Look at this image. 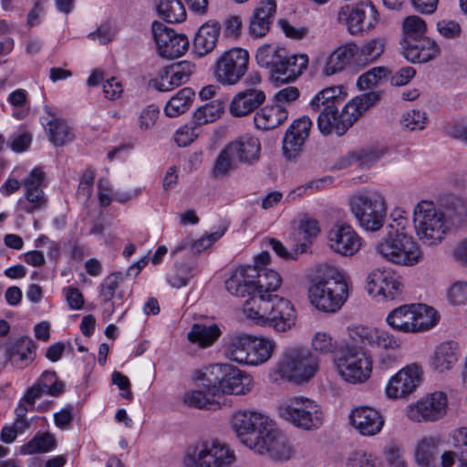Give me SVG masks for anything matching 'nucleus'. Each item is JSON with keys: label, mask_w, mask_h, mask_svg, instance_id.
Instances as JSON below:
<instances>
[{"label": "nucleus", "mask_w": 467, "mask_h": 467, "mask_svg": "<svg viewBox=\"0 0 467 467\" xmlns=\"http://www.w3.org/2000/svg\"><path fill=\"white\" fill-rule=\"evenodd\" d=\"M221 25L217 21H208L202 24L196 32L192 41V50L202 57L212 53L218 43Z\"/></svg>", "instance_id": "nucleus-27"}, {"label": "nucleus", "mask_w": 467, "mask_h": 467, "mask_svg": "<svg viewBox=\"0 0 467 467\" xmlns=\"http://www.w3.org/2000/svg\"><path fill=\"white\" fill-rule=\"evenodd\" d=\"M167 68L173 84L179 87L189 80L190 77L195 71V65L191 61L183 60L168 66Z\"/></svg>", "instance_id": "nucleus-51"}, {"label": "nucleus", "mask_w": 467, "mask_h": 467, "mask_svg": "<svg viewBox=\"0 0 467 467\" xmlns=\"http://www.w3.org/2000/svg\"><path fill=\"white\" fill-rule=\"evenodd\" d=\"M265 100V94L261 89L248 88L238 92L230 104V113L234 117H244L252 113Z\"/></svg>", "instance_id": "nucleus-28"}, {"label": "nucleus", "mask_w": 467, "mask_h": 467, "mask_svg": "<svg viewBox=\"0 0 467 467\" xmlns=\"http://www.w3.org/2000/svg\"><path fill=\"white\" fill-rule=\"evenodd\" d=\"M385 50L383 38H372L359 47L356 59V65H367L376 61Z\"/></svg>", "instance_id": "nucleus-45"}, {"label": "nucleus", "mask_w": 467, "mask_h": 467, "mask_svg": "<svg viewBox=\"0 0 467 467\" xmlns=\"http://www.w3.org/2000/svg\"><path fill=\"white\" fill-rule=\"evenodd\" d=\"M160 109L158 106L151 104L143 109L139 117L140 128L148 130L153 127L158 119Z\"/></svg>", "instance_id": "nucleus-63"}, {"label": "nucleus", "mask_w": 467, "mask_h": 467, "mask_svg": "<svg viewBox=\"0 0 467 467\" xmlns=\"http://www.w3.org/2000/svg\"><path fill=\"white\" fill-rule=\"evenodd\" d=\"M337 21L345 25L351 35H361L376 27L379 14L371 1H359L354 5H346L337 13Z\"/></svg>", "instance_id": "nucleus-14"}, {"label": "nucleus", "mask_w": 467, "mask_h": 467, "mask_svg": "<svg viewBox=\"0 0 467 467\" xmlns=\"http://www.w3.org/2000/svg\"><path fill=\"white\" fill-rule=\"evenodd\" d=\"M11 354V364L16 368L29 366L36 358V345L29 337H20L8 345Z\"/></svg>", "instance_id": "nucleus-30"}, {"label": "nucleus", "mask_w": 467, "mask_h": 467, "mask_svg": "<svg viewBox=\"0 0 467 467\" xmlns=\"http://www.w3.org/2000/svg\"><path fill=\"white\" fill-rule=\"evenodd\" d=\"M273 424L268 416L249 410H240L232 417V427L240 441L253 450Z\"/></svg>", "instance_id": "nucleus-12"}, {"label": "nucleus", "mask_w": 467, "mask_h": 467, "mask_svg": "<svg viewBox=\"0 0 467 467\" xmlns=\"http://www.w3.org/2000/svg\"><path fill=\"white\" fill-rule=\"evenodd\" d=\"M319 369V359L309 349L296 348L286 351L276 365L275 372L296 383L310 380Z\"/></svg>", "instance_id": "nucleus-8"}, {"label": "nucleus", "mask_w": 467, "mask_h": 467, "mask_svg": "<svg viewBox=\"0 0 467 467\" xmlns=\"http://www.w3.org/2000/svg\"><path fill=\"white\" fill-rule=\"evenodd\" d=\"M351 210L365 231L377 232L383 226L386 204L382 195L358 194L351 198Z\"/></svg>", "instance_id": "nucleus-13"}, {"label": "nucleus", "mask_w": 467, "mask_h": 467, "mask_svg": "<svg viewBox=\"0 0 467 467\" xmlns=\"http://www.w3.org/2000/svg\"><path fill=\"white\" fill-rule=\"evenodd\" d=\"M436 27L439 34L448 40L458 38L462 32L460 24L450 19L438 21Z\"/></svg>", "instance_id": "nucleus-62"}, {"label": "nucleus", "mask_w": 467, "mask_h": 467, "mask_svg": "<svg viewBox=\"0 0 467 467\" xmlns=\"http://www.w3.org/2000/svg\"><path fill=\"white\" fill-rule=\"evenodd\" d=\"M422 376V368L417 363L405 366L389 380L385 389L387 397L393 400L408 397L420 386Z\"/></svg>", "instance_id": "nucleus-19"}, {"label": "nucleus", "mask_w": 467, "mask_h": 467, "mask_svg": "<svg viewBox=\"0 0 467 467\" xmlns=\"http://www.w3.org/2000/svg\"><path fill=\"white\" fill-rule=\"evenodd\" d=\"M152 36L157 46L158 54L166 58L182 56L189 48V39L184 34L176 33L159 21L151 26Z\"/></svg>", "instance_id": "nucleus-16"}, {"label": "nucleus", "mask_w": 467, "mask_h": 467, "mask_svg": "<svg viewBox=\"0 0 467 467\" xmlns=\"http://www.w3.org/2000/svg\"><path fill=\"white\" fill-rule=\"evenodd\" d=\"M237 159L232 153L229 147L226 145L219 153L215 160L213 175L215 178L224 177L228 175L233 170L235 169V161Z\"/></svg>", "instance_id": "nucleus-48"}, {"label": "nucleus", "mask_w": 467, "mask_h": 467, "mask_svg": "<svg viewBox=\"0 0 467 467\" xmlns=\"http://www.w3.org/2000/svg\"><path fill=\"white\" fill-rule=\"evenodd\" d=\"M203 379L208 381L209 390L221 395H245L254 387L250 374L228 364H213L205 368Z\"/></svg>", "instance_id": "nucleus-6"}, {"label": "nucleus", "mask_w": 467, "mask_h": 467, "mask_svg": "<svg viewBox=\"0 0 467 467\" xmlns=\"http://www.w3.org/2000/svg\"><path fill=\"white\" fill-rule=\"evenodd\" d=\"M308 57L306 55H291L286 53L285 59L269 72L270 79L275 84H285L295 81L306 68Z\"/></svg>", "instance_id": "nucleus-24"}, {"label": "nucleus", "mask_w": 467, "mask_h": 467, "mask_svg": "<svg viewBox=\"0 0 467 467\" xmlns=\"http://www.w3.org/2000/svg\"><path fill=\"white\" fill-rule=\"evenodd\" d=\"M313 235H302L289 244V249L275 238H268L267 243L275 253L283 259L295 260L301 254L306 253L312 244Z\"/></svg>", "instance_id": "nucleus-34"}, {"label": "nucleus", "mask_w": 467, "mask_h": 467, "mask_svg": "<svg viewBox=\"0 0 467 467\" xmlns=\"http://www.w3.org/2000/svg\"><path fill=\"white\" fill-rule=\"evenodd\" d=\"M340 94L341 89L338 87L326 88L316 94L309 102L311 111L318 114L317 128L325 136L333 132L337 136L344 135L380 98V93L377 91L364 93L348 101L339 112L338 108L342 103Z\"/></svg>", "instance_id": "nucleus-1"}, {"label": "nucleus", "mask_w": 467, "mask_h": 467, "mask_svg": "<svg viewBox=\"0 0 467 467\" xmlns=\"http://www.w3.org/2000/svg\"><path fill=\"white\" fill-rule=\"evenodd\" d=\"M447 396L442 391H435L407 408V416L417 422L436 421L447 412Z\"/></svg>", "instance_id": "nucleus-18"}, {"label": "nucleus", "mask_w": 467, "mask_h": 467, "mask_svg": "<svg viewBox=\"0 0 467 467\" xmlns=\"http://www.w3.org/2000/svg\"><path fill=\"white\" fill-rule=\"evenodd\" d=\"M446 133L462 141L467 140V125L464 119H453L445 125Z\"/></svg>", "instance_id": "nucleus-64"}, {"label": "nucleus", "mask_w": 467, "mask_h": 467, "mask_svg": "<svg viewBox=\"0 0 467 467\" xmlns=\"http://www.w3.org/2000/svg\"><path fill=\"white\" fill-rule=\"evenodd\" d=\"M157 11L168 23H181L186 18V11L180 0H161L157 5Z\"/></svg>", "instance_id": "nucleus-46"}, {"label": "nucleus", "mask_w": 467, "mask_h": 467, "mask_svg": "<svg viewBox=\"0 0 467 467\" xmlns=\"http://www.w3.org/2000/svg\"><path fill=\"white\" fill-rule=\"evenodd\" d=\"M46 178L41 168H34L29 175L24 180L25 198L27 201L23 209L27 213H33L47 206V199L42 189Z\"/></svg>", "instance_id": "nucleus-25"}, {"label": "nucleus", "mask_w": 467, "mask_h": 467, "mask_svg": "<svg viewBox=\"0 0 467 467\" xmlns=\"http://www.w3.org/2000/svg\"><path fill=\"white\" fill-rule=\"evenodd\" d=\"M195 97V92L191 88H183L180 89L167 102L164 112L170 118H175L186 112Z\"/></svg>", "instance_id": "nucleus-41"}, {"label": "nucleus", "mask_w": 467, "mask_h": 467, "mask_svg": "<svg viewBox=\"0 0 467 467\" xmlns=\"http://www.w3.org/2000/svg\"><path fill=\"white\" fill-rule=\"evenodd\" d=\"M237 161L245 164H254L260 159L261 143L258 138L244 134L227 144Z\"/></svg>", "instance_id": "nucleus-29"}, {"label": "nucleus", "mask_w": 467, "mask_h": 467, "mask_svg": "<svg viewBox=\"0 0 467 467\" xmlns=\"http://www.w3.org/2000/svg\"><path fill=\"white\" fill-rule=\"evenodd\" d=\"M50 140L56 146H62L72 140L67 125L59 119H53L47 123Z\"/></svg>", "instance_id": "nucleus-54"}, {"label": "nucleus", "mask_w": 467, "mask_h": 467, "mask_svg": "<svg viewBox=\"0 0 467 467\" xmlns=\"http://www.w3.org/2000/svg\"><path fill=\"white\" fill-rule=\"evenodd\" d=\"M95 181V171L91 168H87L81 178L78 188V196L84 201H88L93 192V185Z\"/></svg>", "instance_id": "nucleus-61"}, {"label": "nucleus", "mask_w": 467, "mask_h": 467, "mask_svg": "<svg viewBox=\"0 0 467 467\" xmlns=\"http://www.w3.org/2000/svg\"><path fill=\"white\" fill-rule=\"evenodd\" d=\"M234 462V451L217 440L196 442L187 449L183 459L186 467H230Z\"/></svg>", "instance_id": "nucleus-7"}, {"label": "nucleus", "mask_w": 467, "mask_h": 467, "mask_svg": "<svg viewBox=\"0 0 467 467\" xmlns=\"http://www.w3.org/2000/svg\"><path fill=\"white\" fill-rule=\"evenodd\" d=\"M401 124L410 130H421L425 128V113L420 110L412 109L403 115Z\"/></svg>", "instance_id": "nucleus-58"}, {"label": "nucleus", "mask_w": 467, "mask_h": 467, "mask_svg": "<svg viewBox=\"0 0 467 467\" xmlns=\"http://www.w3.org/2000/svg\"><path fill=\"white\" fill-rule=\"evenodd\" d=\"M377 330V328L365 326H356L349 329V336L355 342L372 346L374 345Z\"/></svg>", "instance_id": "nucleus-57"}, {"label": "nucleus", "mask_w": 467, "mask_h": 467, "mask_svg": "<svg viewBox=\"0 0 467 467\" xmlns=\"http://www.w3.org/2000/svg\"><path fill=\"white\" fill-rule=\"evenodd\" d=\"M376 251L386 260L407 266L418 264L422 256L411 235H388L378 243Z\"/></svg>", "instance_id": "nucleus-10"}, {"label": "nucleus", "mask_w": 467, "mask_h": 467, "mask_svg": "<svg viewBox=\"0 0 467 467\" xmlns=\"http://www.w3.org/2000/svg\"><path fill=\"white\" fill-rule=\"evenodd\" d=\"M204 381L203 390H192L185 393L183 397V401L185 404L198 408V409H207V410H215L220 408V401L218 394H213L209 390L208 381Z\"/></svg>", "instance_id": "nucleus-37"}, {"label": "nucleus", "mask_w": 467, "mask_h": 467, "mask_svg": "<svg viewBox=\"0 0 467 467\" xmlns=\"http://www.w3.org/2000/svg\"><path fill=\"white\" fill-rule=\"evenodd\" d=\"M280 416L297 428L316 430L323 424V412L312 400L294 397L279 406Z\"/></svg>", "instance_id": "nucleus-9"}, {"label": "nucleus", "mask_w": 467, "mask_h": 467, "mask_svg": "<svg viewBox=\"0 0 467 467\" xmlns=\"http://www.w3.org/2000/svg\"><path fill=\"white\" fill-rule=\"evenodd\" d=\"M439 435L423 437L415 449V460L420 467H436V455L441 444Z\"/></svg>", "instance_id": "nucleus-35"}, {"label": "nucleus", "mask_w": 467, "mask_h": 467, "mask_svg": "<svg viewBox=\"0 0 467 467\" xmlns=\"http://www.w3.org/2000/svg\"><path fill=\"white\" fill-rule=\"evenodd\" d=\"M47 395L57 397L64 392V383L57 379L55 371H45L36 380Z\"/></svg>", "instance_id": "nucleus-52"}, {"label": "nucleus", "mask_w": 467, "mask_h": 467, "mask_svg": "<svg viewBox=\"0 0 467 467\" xmlns=\"http://www.w3.org/2000/svg\"><path fill=\"white\" fill-rule=\"evenodd\" d=\"M347 467H379V462L371 453L358 450L348 458Z\"/></svg>", "instance_id": "nucleus-56"}, {"label": "nucleus", "mask_w": 467, "mask_h": 467, "mask_svg": "<svg viewBox=\"0 0 467 467\" xmlns=\"http://www.w3.org/2000/svg\"><path fill=\"white\" fill-rule=\"evenodd\" d=\"M336 365L342 379L352 384L365 382L372 372L371 358L354 346H347L340 350Z\"/></svg>", "instance_id": "nucleus-11"}, {"label": "nucleus", "mask_w": 467, "mask_h": 467, "mask_svg": "<svg viewBox=\"0 0 467 467\" xmlns=\"http://www.w3.org/2000/svg\"><path fill=\"white\" fill-rule=\"evenodd\" d=\"M364 244L360 235H330L329 247L337 254L344 256L356 254Z\"/></svg>", "instance_id": "nucleus-39"}, {"label": "nucleus", "mask_w": 467, "mask_h": 467, "mask_svg": "<svg viewBox=\"0 0 467 467\" xmlns=\"http://www.w3.org/2000/svg\"><path fill=\"white\" fill-rule=\"evenodd\" d=\"M261 313L266 314L264 325L272 327L277 332L289 330L296 323V309L292 303L277 295L270 297V302L264 304Z\"/></svg>", "instance_id": "nucleus-17"}, {"label": "nucleus", "mask_w": 467, "mask_h": 467, "mask_svg": "<svg viewBox=\"0 0 467 467\" xmlns=\"http://www.w3.org/2000/svg\"><path fill=\"white\" fill-rule=\"evenodd\" d=\"M248 296L249 298L244 302L243 312L244 316L254 321L257 325H264V319L266 314L261 313L262 306L266 302H270V297L273 295H267L254 291L253 293H245V296Z\"/></svg>", "instance_id": "nucleus-38"}, {"label": "nucleus", "mask_w": 467, "mask_h": 467, "mask_svg": "<svg viewBox=\"0 0 467 467\" xmlns=\"http://www.w3.org/2000/svg\"><path fill=\"white\" fill-rule=\"evenodd\" d=\"M415 305H403L389 313L386 322L393 329L403 333H414Z\"/></svg>", "instance_id": "nucleus-36"}, {"label": "nucleus", "mask_w": 467, "mask_h": 467, "mask_svg": "<svg viewBox=\"0 0 467 467\" xmlns=\"http://www.w3.org/2000/svg\"><path fill=\"white\" fill-rule=\"evenodd\" d=\"M220 335L221 331L217 325L194 324L188 333V339L202 348H207L212 346Z\"/></svg>", "instance_id": "nucleus-42"}, {"label": "nucleus", "mask_w": 467, "mask_h": 467, "mask_svg": "<svg viewBox=\"0 0 467 467\" xmlns=\"http://www.w3.org/2000/svg\"><path fill=\"white\" fill-rule=\"evenodd\" d=\"M288 118L287 109L279 105H271L262 108L254 114V122L258 130H271L278 128Z\"/></svg>", "instance_id": "nucleus-32"}, {"label": "nucleus", "mask_w": 467, "mask_h": 467, "mask_svg": "<svg viewBox=\"0 0 467 467\" xmlns=\"http://www.w3.org/2000/svg\"><path fill=\"white\" fill-rule=\"evenodd\" d=\"M467 208L464 202L454 199L441 211L430 201H420L413 211V222L417 234L427 232L446 234L457 231L463 223Z\"/></svg>", "instance_id": "nucleus-3"}, {"label": "nucleus", "mask_w": 467, "mask_h": 467, "mask_svg": "<svg viewBox=\"0 0 467 467\" xmlns=\"http://www.w3.org/2000/svg\"><path fill=\"white\" fill-rule=\"evenodd\" d=\"M249 62V54L242 48L225 51L216 61L214 75L224 85L237 83L245 74Z\"/></svg>", "instance_id": "nucleus-15"}, {"label": "nucleus", "mask_w": 467, "mask_h": 467, "mask_svg": "<svg viewBox=\"0 0 467 467\" xmlns=\"http://www.w3.org/2000/svg\"><path fill=\"white\" fill-rule=\"evenodd\" d=\"M312 125L310 118L303 116L289 126L283 139V154L285 159H295L302 152Z\"/></svg>", "instance_id": "nucleus-21"}, {"label": "nucleus", "mask_w": 467, "mask_h": 467, "mask_svg": "<svg viewBox=\"0 0 467 467\" xmlns=\"http://www.w3.org/2000/svg\"><path fill=\"white\" fill-rule=\"evenodd\" d=\"M275 343L266 338H258L246 334H235L227 337L223 353L232 361L245 365H260L273 354Z\"/></svg>", "instance_id": "nucleus-5"}, {"label": "nucleus", "mask_w": 467, "mask_h": 467, "mask_svg": "<svg viewBox=\"0 0 467 467\" xmlns=\"http://www.w3.org/2000/svg\"><path fill=\"white\" fill-rule=\"evenodd\" d=\"M414 316V333L429 330L440 318L433 307L422 304L415 305Z\"/></svg>", "instance_id": "nucleus-44"}, {"label": "nucleus", "mask_w": 467, "mask_h": 467, "mask_svg": "<svg viewBox=\"0 0 467 467\" xmlns=\"http://www.w3.org/2000/svg\"><path fill=\"white\" fill-rule=\"evenodd\" d=\"M351 426L362 436H374L384 426V418L377 410L368 406L354 408L349 414Z\"/></svg>", "instance_id": "nucleus-23"}, {"label": "nucleus", "mask_w": 467, "mask_h": 467, "mask_svg": "<svg viewBox=\"0 0 467 467\" xmlns=\"http://www.w3.org/2000/svg\"><path fill=\"white\" fill-rule=\"evenodd\" d=\"M259 454H266L275 461H285L291 456V447L286 437L272 424L253 449Z\"/></svg>", "instance_id": "nucleus-22"}, {"label": "nucleus", "mask_w": 467, "mask_h": 467, "mask_svg": "<svg viewBox=\"0 0 467 467\" xmlns=\"http://www.w3.org/2000/svg\"><path fill=\"white\" fill-rule=\"evenodd\" d=\"M122 280L123 275L121 272L111 273L103 279L99 285V296L104 303H111L116 295L117 288Z\"/></svg>", "instance_id": "nucleus-53"}, {"label": "nucleus", "mask_w": 467, "mask_h": 467, "mask_svg": "<svg viewBox=\"0 0 467 467\" xmlns=\"http://www.w3.org/2000/svg\"><path fill=\"white\" fill-rule=\"evenodd\" d=\"M350 282L337 267L324 265L311 280L308 297L312 306L325 313H336L349 296Z\"/></svg>", "instance_id": "nucleus-2"}, {"label": "nucleus", "mask_w": 467, "mask_h": 467, "mask_svg": "<svg viewBox=\"0 0 467 467\" xmlns=\"http://www.w3.org/2000/svg\"><path fill=\"white\" fill-rule=\"evenodd\" d=\"M400 276L391 270L376 269L367 277V291L373 296H381L387 300H393L402 292Z\"/></svg>", "instance_id": "nucleus-20"}, {"label": "nucleus", "mask_w": 467, "mask_h": 467, "mask_svg": "<svg viewBox=\"0 0 467 467\" xmlns=\"http://www.w3.org/2000/svg\"><path fill=\"white\" fill-rule=\"evenodd\" d=\"M330 226L328 234H356L347 215L336 211L327 221Z\"/></svg>", "instance_id": "nucleus-55"}, {"label": "nucleus", "mask_w": 467, "mask_h": 467, "mask_svg": "<svg viewBox=\"0 0 467 467\" xmlns=\"http://www.w3.org/2000/svg\"><path fill=\"white\" fill-rule=\"evenodd\" d=\"M224 110L223 102L220 99H213L200 106L193 114L194 123L198 126L213 122L219 119Z\"/></svg>", "instance_id": "nucleus-43"}, {"label": "nucleus", "mask_w": 467, "mask_h": 467, "mask_svg": "<svg viewBox=\"0 0 467 467\" xmlns=\"http://www.w3.org/2000/svg\"><path fill=\"white\" fill-rule=\"evenodd\" d=\"M459 357L458 344L453 341L440 344L431 358V366L438 371L443 372L451 369L457 362Z\"/></svg>", "instance_id": "nucleus-33"}, {"label": "nucleus", "mask_w": 467, "mask_h": 467, "mask_svg": "<svg viewBox=\"0 0 467 467\" xmlns=\"http://www.w3.org/2000/svg\"><path fill=\"white\" fill-rule=\"evenodd\" d=\"M282 284L281 275L273 269L258 265L239 266L225 281L227 291L233 296L244 297L245 293L259 291L265 296L276 291Z\"/></svg>", "instance_id": "nucleus-4"}, {"label": "nucleus", "mask_w": 467, "mask_h": 467, "mask_svg": "<svg viewBox=\"0 0 467 467\" xmlns=\"http://www.w3.org/2000/svg\"><path fill=\"white\" fill-rule=\"evenodd\" d=\"M404 57L412 63H426L437 57L441 52L440 47L433 39L425 36L414 41L401 43Z\"/></svg>", "instance_id": "nucleus-26"}, {"label": "nucleus", "mask_w": 467, "mask_h": 467, "mask_svg": "<svg viewBox=\"0 0 467 467\" xmlns=\"http://www.w3.org/2000/svg\"><path fill=\"white\" fill-rule=\"evenodd\" d=\"M56 441L49 433L36 435L30 441L21 447L23 454L42 453L53 450Z\"/></svg>", "instance_id": "nucleus-47"}, {"label": "nucleus", "mask_w": 467, "mask_h": 467, "mask_svg": "<svg viewBox=\"0 0 467 467\" xmlns=\"http://www.w3.org/2000/svg\"><path fill=\"white\" fill-rule=\"evenodd\" d=\"M447 298L453 306L465 304L467 300V284L462 281H456L448 288Z\"/></svg>", "instance_id": "nucleus-60"}, {"label": "nucleus", "mask_w": 467, "mask_h": 467, "mask_svg": "<svg viewBox=\"0 0 467 467\" xmlns=\"http://www.w3.org/2000/svg\"><path fill=\"white\" fill-rule=\"evenodd\" d=\"M287 52L285 47L278 45L265 44L257 49L255 59L261 67H265L270 72L277 63H281V59H285Z\"/></svg>", "instance_id": "nucleus-40"}, {"label": "nucleus", "mask_w": 467, "mask_h": 467, "mask_svg": "<svg viewBox=\"0 0 467 467\" xmlns=\"http://www.w3.org/2000/svg\"><path fill=\"white\" fill-rule=\"evenodd\" d=\"M312 348L319 354H328L334 351L336 345L329 334L317 332L312 338Z\"/></svg>", "instance_id": "nucleus-59"}, {"label": "nucleus", "mask_w": 467, "mask_h": 467, "mask_svg": "<svg viewBox=\"0 0 467 467\" xmlns=\"http://www.w3.org/2000/svg\"><path fill=\"white\" fill-rule=\"evenodd\" d=\"M359 47L357 44L350 42L337 47L327 58L324 67L326 76H332L342 71L352 60L357 59Z\"/></svg>", "instance_id": "nucleus-31"}, {"label": "nucleus", "mask_w": 467, "mask_h": 467, "mask_svg": "<svg viewBox=\"0 0 467 467\" xmlns=\"http://www.w3.org/2000/svg\"><path fill=\"white\" fill-rule=\"evenodd\" d=\"M403 41H414V39L425 37L427 26L425 21L418 16H410L403 21Z\"/></svg>", "instance_id": "nucleus-49"}, {"label": "nucleus", "mask_w": 467, "mask_h": 467, "mask_svg": "<svg viewBox=\"0 0 467 467\" xmlns=\"http://www.w3.org/2000/svg\"><path fill=\"white\" fill-rule=\"evenodd\" d=\"M7 101L13 106L12 116L16 119H25L29 113L27 93L18 88L8 95Z\"/></svg>", "instance_id": "nucleus-50"}]
</instances>
